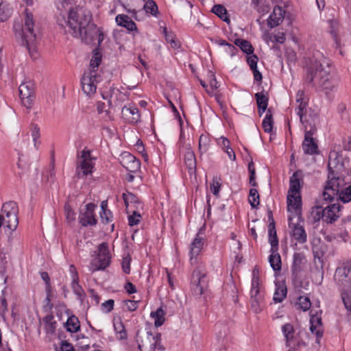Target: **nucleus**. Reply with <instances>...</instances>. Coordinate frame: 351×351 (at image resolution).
Instances as JSON below:
<instances>
[{
    "instance_id": "obj_1",
    "label": "nucleus",
    "mask_w": 351,
    "mask_h": 351,
    "mask_svg": "<svg viewBox=\"0 0 351 351\" xmlns=\"http://www.w3.org/2000/svg\"><path fill=\"white\" fill-rule=\"evenodd\" d=\"M92 19L90 11L82 6H75L67 17H65V14L57 16V23L66 34L81 38L86 44L97 40L98 46H100L104 39V32L92 23Z\"/></svg>"
},
{
    "instance_id": "obj_2",
    "label": "nucleus",
    "mask_w": 351,
    "mask_h": 351,
    "mask_svg": "<svg viewBox=\"0 0 351 351\" xmlns=\"http://www.w3.org/2000/svg\"><path fill=\"white\" fill-rule=\"evenodd\" d=\"M330 72L327 60L324 59L323 62L315 60L306 69L305 83L317 90H330L334 87Z\"/></svg>"
},
{
    "instance_id": "obj_3",
    "label": "nucleus",
    "mask_w": 351,
    "mask_h": 351,
    "mask_svg": "<svg viewBox=\"0 0 351 351\" xmlns=\"http://www.w3.org/2000/svg\"><path fill=\"white\" fill-rule=\"evenodd\" d=\"M24 14V23L21 29L22 45L25 46L31 57L36 59V43L40 36L39 32L35 27L33 14L27 8L25 10Z\"/></svg>"
},
{
    "instance_id": "obj_4",
    "label": "nucleus",
    "mask_w": 351,
    "mask_h": 351,
    "mask_svg": "<svg viewBox=\"0 0 351 351\" xmlns=\"http://www.w3.org/2000/svg\"><path fill=\"white\" fill-rule=\"evenodd\" d=\"M341 166V157L335 151L330 152L328 162V180L324 187L322 196L324 199H331L339 192V180L337 170Z\"/></svg>"
},
{
    "instance_id": "obj_5",
    "label": "nucleus",
    "mask_w": 351,
    "mask_h": 351,
    "mask_svg": "<svg viewBox=\"0 0 351 351\" xmlns=\"http://www.w3.org/2000/svg\"><path fill=\"white\" fill-rule=\"evenodd\" d=\"M302 183V172L296 171L290 178V186L287 195L288 210H294L298 215V219L302 218V198L300 195L301 184Z\"/></svg>"
},
{
    "instance_id": "obj_6",
    "label": "nucleus",
    "mask_w": 351,
    "mask_h": 351,
    "mask_svg": "<svg viewBox=\"0 0 351 351\" xmlns=\"http://www.w3.org/2000/svg\"><path fill=\"white\" fill-rule=\"evenodd\" d=\"M252 280L251 287V308L256 313H260L265 306L264 291L259 288L258 271L254 268L252 271Z\"/></svg>"
},
{
    "instance_id": "obj_7",
    "label": "nucleus",
    "mask_w": 351,
    "mask_h": 351,
    "mask_svg": "<svg viewBox=\"0 0 351 351\" xmlns=\"http://www.w3.org/2000/svg\"><path fill=\"white\" fill-rule=\"evenodd\" d=\"M1 215L5 216L4 222L6 227L14 231L19 225V207L14 201H9L4 203L1 208Z\"/></svg>"
},
{
    "instance_id": "obj_8",
    "label": "nucleus",
    "mask_w": 351,
    "mask_h": 351,
    "mask_svg": "<svg viewBox=\"0 0 351 351\" xmlns=\"http://www.w3.org/2000/svg\"><path fill=\"white\" fill-rule=\"evenodd\" d=\"M110 254L107 243H102L98 246L97 257L92 261L90 270L94 272L97 270L106 269L110 263Z\"/></svg>"
},
{
    "instance_id": "obj_9",
    "label": "nucleus",
    "mask_w": 351,
    "mask_h": 351,
    "mask_svg": "<svg viewBox=\"0 0 351 351\" xmlns=\"http://www.w3.org/2000/svg\"><path fill=\"white\" fill-rule=\"evenodd\" d=\"M208 281L206 275L202 272L200 268L194 269L192 274L191 292L194 296L200 297L204 289L207 287Z\"/></svg>"
},
{
    "instance_id": "obj_10",
    "label": "nucleus",
    "mask_w": 351,
    "mask_h": 351,
    "mask_svg": "<svg viewBox=\"0 0 351 351\" xmlns=\"http://www.w3.org/2000/svg\"><path fill=\"white\" fill-rule=\"evenodd\" d=\"M94 163L92 161L90 152L84 149L79 156V161L77 166V173L79 178H84L93 172Z\"/></svg>"
},
{
    "instance_id": "obj_11",
    "label": "nucleus",
    "mask_w": 351,
    "mask_h": 351,
    "mask_svg": "<svg viewBox=\"0 0 351 351\" xmlns=\"http://www.w3.org/2000/svg\"><path fill=\"white\" fill-rule=\"evenodd\" d=\"M282 331L286 340V346L289 348L300 347L305 343L298 338V333H295L294 328L291 324H285L282 327Z\"/></svg>"
},
{
    "instance_id": "obj_12",
    "label": "nucleus",
    "mask_w": 351,
    "mask_h": 351,
    "mask_svg": "<svg viewBox=\"0 0 351 351\" xmlns=\"http://www.w3.org/2000/svg\"><path fill=\"white\" fill-rule=\"evenodd\" d=\"M97 206L93 203H88L85 206L84 210H81L79 215V222L82 226H93L97 223L95 218V208Z\"/></svg>"
},
{
    "instance_id": "obj_13",
    "label": "nucleus",
    "mask_w": 351,
    "mask_h": 351,
    "mask_svg": "<svg viewBox=\"0 0 351 351\" xmlns=\"http://www.w3.org/2000/svg\"><path fill=\"white\" fill-rule=\"evenodd\" d=\"M19 91L22 104L31 108L34 99V85L31 82L23 83L19 86Z\"/></svg>"
},
{
    "instance_id": "obj_14",
    "label": "nucleus",
    "mask_w": 351,
    "mask_h": 351,
    "mask_svg": "<svg viewBox=\"0 0 351 351\" xmlns=\"http://www.w3.org/2000/svg\"><path fill=\"white\" fill-rule=\"evenodd\" d=\"M305 129H307V126L304 125ZM315 129L311 128L308 131L306 130L304 139L302 143V149L306 154L313 155L318 154V146L315 143V139L313 138V135L315 132Z\"/></svg>"
},
{
    "instance_id": "obj_15",
    "label": "nucleus",
    "mask_w": 351,
    "mask_h": 351,
    "mask_svg": "<svg viewBox=\"0 0 351 351\" xmlns=\"http://www.w3.org/2000/svg\"><path fill=\"white\" fill-rule=\"evenodd\" d=\"M96 71H90L88 74H84L81 80L82 88L87 95H92L96 92L97 75Z\"/></svg>"
},
{
    "instance_id": "obj_16",
    "label": "nucleus",
    "mask_w": 351,
    "mask_h": 351,
    "mask_svg": "<svg viewBox=\"0 0 351 351\" xmlns=\"http://www.w3.org/2000/svg\"><path fill=\"white\" fill-rule=\"evenodd\" d=\"M335 279L343 285H346L351 280L350 262L345 263L342 266L337 268L335 274Z\"/></svg>"
},
{
    "instance_id": "obj_17",
    "label": "nucleus",
    "mask_w": 351,
    "mask_h": 351,
    "mask_svg": "<svg viewBox=\"0 0 351 351\" xmlns=\"http://www.w3.org/2000/svg\"><path fill=\"white\" fill-rule=\"evenodd\" d=\"M121 165L128 171L135 173L140 169L139 160L130 153H124L120 160Z\"/></svg>"
},
{
    "instance_id": "obj_18",
    "label": "nucleus",
    "mask_w": 351,
    "mask_h": 351,
    "mask_svg": "<svg viewBox=\"0 0 351 351\" xmlns=\"http://www.w3.org/2000/svg\"><path fill=\"white\" fill-rule=\"evenodd\" d=\"M291 217H289V226L291 228V237L299 243H305L307 241V234L303 226L298 223H291Z\"/></svg>"
},
{
    "instance_id": "obj_19",
    "label": "nucleus",
    "mask_w": 351,
    "mask_h": 351,
    "mask_svg": "<svg viewBox=\"0 0 351 351\" xmlns=\"http://www.w3.org/2000/svg\"><path fill=\"white\" fill-rule=\"evenodd\" d=\"M341 206L340 204H333L324 208V221L327 223H332L340 217Z\"/></svg>"
},
{
    "instance_id": "obj_20",
    "label": "nucleus",
    "mask_w": 351,
    "mask_h": 351,
    "mask_svg": "<svg viewBox=\"0 0 351 351\" xmlns=\"http://www.w3.org/2000/svg\"><path fill=\"white\" fill-rule=\"evenodd\" d=\"M306 263V259L304 254L301 252L294 253L291 270L292 276L295 278L298 277V274L302 270Z\"/></svg>"
},
{
    "instance_id": "obj_21",
    "label": "nucleus",
    "mask_w": 351,
    "mask_h": 351,
    "mask_svg": "<svg viewBox=\"0 0 351 351\" xmlns=\"http://www.w3.org/2000/svg\"><path fill=\"white\" fill-rule=\"evenodd\" d=\"M285 11L280 6H275L267 19V25L271 28L278 26L283 20Z\"/></svg>"
},
{
    "instance_id": "obj_22",
    "label": "nucleus",
    "mask_w": 351,
    "mask_h": 351,
    "mask_svg": "<svg viewBox=\"0 0 351 351\" xmlns=\"http://www.w3.org/2000/svg\"><path fill=\"white\" fill-rule=\"evenodd\" d=\"M57 2V9L59 13L57 16H60L61 14H65V17H67L68 14L71 12V10H75V7L76 5L75 0H58Z\"/></svg>"
},
{
    "instance_id": "obj_23",
    "label": "nucleus",
    "mask_w": 351,
    "mask_h": 351,
    "mask_svg": "<svg viewBox=\"0 0 351 351\" xmlns=\"http://www.w3.org/2000/svg\"><path fill=\"white\" fill-rule=\"evenodd\" d=\"M123 117L132 123H136L140 120L138 109L136 107L124 106L121 110Z\"/></svg>"
},
{
    "instance_id": "obj_24",
    "label": "nucleus",
    "mask_w": 351,
    "mask_h": 351,
    "mask_svg": "<svg viewBox=\"0 0 351 351\" xmlns=\"http://www.w3.org/2000/svg\"><path fill=\"white\" fill-rule=\"evenodd\" d=\"M184 163L186 167L189 169V173H193L196 171V158L193 151L191 147H186V152L184 153Z\"/></svg>"
},
{
    "instance_id": "obj_25",
    "label": "nucleus",
    "mask_w": 351,
    "mask_h": 351,
    "mask_svg": "<svg viewBox=\"0 0 351 351\" xmlns=\"http://www.w3.org/2000/svg\"><path fill=\"white\" fill-rule=\"evenodd\" d=\"M254 97L256 100L258 113L261 116L267 108L269 101L268 94L267 93L262 91L256 93Z\"/></svg>"
},
{
    "instance_id": "obj_26",
    "label": "nucleus",
    "mask_w": 351,
    "mask_h": 351,
    "mask_svg": "<svg viewBox=\"0 0 351 351\" xmlns=\"http://www.w3.org/2000/svg\"><path fill=\"white\" fill-rule=\"evenodd\" d=\"M310 330L313 334L316 335V341L319 343V339L322 337V318L312 316L310 319Z\"/></svg>"
},
{
    "instance_id": "obj_27",
    "label": "nucleus",
    "mask_w": 351,
    "mask_h": 351,
    "mask_svg": "<svg viewBox=\"0 0 351 351\" xmlns=\"http://www.w3.org/2000/svg\"><path fill=\"white\" fill-rule=\"evenodd\" d=\"M276 250L271 247L269 257V262L270 266L274 271H280L282 268L281 257L278 252V247L275 248Z\"/></svg>"
},
{
    "instance_id": "obj_28",
    "label": "nucleus",
    "mask_w": 351,
    "mask_h": 351,
    "mask_svg": "<svg viewBox=\"0 0 351 351\" xmlns=\"http://www.w3.org/2000/svg\"><path fill=\"white\" fill-rule=\"evenodd\" d=\"M115 21L119 26L124 27L129 31L136 29V23L132 21L127 15L118 14L115 18Z\"/></svg>"
},
{
    "instance_id": "obj_29",
    "label": "nucleus",
    "mask_w": 351,
    "mask_h": 351,
    "mask_svg": "<svg viewBox=\"0 0 351 351\" xmlns=\"http://www.w3.org/2000/svg\"><path fill=\"white\" fill-rule=\"evenodd\" d=\"M203 238H202L198 233L191 244L190 254L191 260L193 258H195L199 254L203 247Z\"/></svg>"
},
{
    "instance_id": "obj_30",
    "label": "nucleus",
    "mask_w": 351,
    "mask_h": 351,
    "mask_svg": "<svg viewBox=\"0 0 351 351\" xmlns=\"http://www.w3.org/2000/svg\"><path fill=\"white\" fill-rule=\"evenodd\" d=\"M268 234L269 242L271 245V247L276 250L275 248L278 247V239L276 234L274 220H272V221L269 222L268 226Z\"/></svg>"
},
{
    "instance_id": "obj_31",
    "label": "nucleus",
    "mask_w": 351,
    "mask_h": 351,
    "mask_svg": "<svg viewBox=\"0 0 351 351\" xmlns=\"http://www.w3.org/2000/svg\"><path fill=\"white\" fill-rule=\"evenodd\" d=\"M212 12L228 24L230 23V19L228 16L227 10L223 5H215L212 8Z\"/></svg>"
},
{
    "instance_id": "obj_32",
    "label": "nucleus",
    "mask_w": 351,
    "mask_h": 351,
    "mask_svg": "<svg viewBox=\"0 0 351 351\" xmlns=\"http://www.w3.org/2000/svg\"><path fill=\"white\" fill-rule=\"evenodd\" d=\"M234 45L247 55H252L254 53V47L248 40L242 38H237L234 40Z\"/></svg>"
},
{
    "instance_id": "obj_33",
    "label": "nucleus",
    "mask_w": 351,
    "mask_h": 351,
    "mask_svg": "<svg viewBox=\"0 0 351 351\" xmlns=\"http://www.w3.org/2000/svg\"><path fill=\"white\" fill-rule=\"evenodd\" d=\"M66 330L70 332H77L80 329L78 318L75 315L70 316L65 323Z\"/></svg>"
},
{
    "instance_id": "obj_34",
    "label": "nucleus",
    "mask_w": 351,
    "mask_h": 351,
    "mask_svg": "<svg viewBox=\"0 0 351 351\" xmlns=\"http://www.w3.org/2000/svg\"><path fill=\"white\" fill-rule=\"evenodd\" d=\"M287 293V287L284 284L276 285V291L274 295V301L281 302L286 298Z\"/></svg>"
},
{
    "instance_id": "obj_35",
    "label": "nucleus",
    "mask_w": 351,
    "mask_h": 351,
    "mask_svg": "<svg viewBox=\"0 0 351 351\" xmlns=\"http://www.w3.org/2000/svg\"><path fill=\"white\" fill-rule=\"evenodd\" d=\"M43 322L45 324V328L47 333L53 334L55 332L57 323L54 320V317L52 314L46 315L43 318Z\"/></svg>"
},
{
    "instance_id": "obj_36",
    "label": "nucleus",
    "mask_w": 351,
    "mask_h": 351,
    "mask_svg": "<svg viewBox=\"0 0 351 351\" xmlns=\"http://www.w3.org/2000/svg\"><path fill=\"white\" fill-rule=\"evenodd\" d=\"M273 117L271 112L270 108L267 110V114L265 115V117L264 118L262 126L264 130V131L267 133H270L272 131L273 129Z\"/></svg>"
},
{
    "instance_id": "obj_37",
    "label": "nucleus",
    "mask_w": 351,
    "mask_h": 351,
    "mask_svg": "<svg viewBox=\"0 0 351 351\" xmlns=\"http://www.w3.org/2000/svg\"><path fill=\"white\" fill-rule=\"evenodd\" d=\"M339 197V199H341V202L346 203L351 201V184L346 188L344 190H342L340 191L339 189V192L337 195H335L331 199H324L325 201H331L335 197Z\"/></svg>"
},
{
    "instance_id": "obj_38",
    "label": "nucleus",
    "mask_w": 351,
    "mask_h": 351,
    "mask_svg": "<svg viewBox=\"0 0 351 351\" xmlns=\"http://www.w3.org/2000/svg\"><path fill=\"white\" fill-rule=\"evenodd\" d=\"M324 208L322 206H315L312 208L311 216L314 222H317L320 219L324 221Z\"/></svg>"
},
{
    "instance_id": "obj_39",
    "label": "nucleus",
    "mask_w": 351,
    "mask_h": 351,
    "mask_svg": "<svg viewBox=\"0 0 351 351\" xmlns=\"http://www.w3.org/2000/svg\"><path fill=\"white\" fill-rule=\"evenodd\" d=\"M143 8L147 13H149L153 16H156L158 14V5L153 0H148L145 3Z\"/></svg>"
},
{
    "instance_id": "obj_40",
    "label": "nucleus",
    "mask_w": 351,
    "mask_h": 351,
    "mask_svg": "<svg viewBox=\"0 0 351 351\" xmlns=\"http://www.w3.org/2000/svg\"><path fill=\"white\" fill-rule=\"evenodd\" d=\"M249 202L252 208H256L259 204V194L256 189L250 190Z\"/></svg>"
},
{
    "instance_id": "obj_41",
    "label": "nucleus",
    "mask_w": 351,
    "mask_h": 351,
    "mask_svg": "<svg viewBox=\"0 0 351 351\" xmlns=\"http://www.w3.org/2000/svg\"><path fill=\"white\" fill-rule=\"evenodd\" d=\"M64 214L67 223H71L75 220V213L68 202L64 204Z\"/></svg>"
},
{
    "instance_id": "obj_42",
    "label": "nucleus",
    "mask_w": 351,
    "mask_h": 351,
    "mask_svg": "<svg viewBox=\"0 0 351 351\" xmlns=\"http://www.w3.org/2000/svg\"><path fill=\"white\" fill-rule=\"evenodd\" d=\"M114 330L116 331V332L119 335V339H127V332L125 329V326L121 321L114 323Z\"/></svg>"
},
{
    "instance_id": "obj_43",
    "label": "nucleus",
    "mask_w": 351,
    "mask_h": 351,
    "mask_svg": "<svg viewBox=\"0 0 351 351\" xmlns=\"http://www.w3.org/2000/svg\"><path fill=\"white\" fill-rule=\"evenodd\" d=\"M10 14L8 5L1 2L0 3V22L6 21L10 16Z\"/></svg>"
},
{
    "instance_id": "obj_44",
    "label": "nucleus",
    "mask_w": 351,
    "mask_h": 351,
    "mask_svg": "<svg viewBox=\"0 0 351 351\" xmlns=\"http://www.w3.org/2000/svg\"><path fill=\"white\" fill-rule=\"evenodd\" d=\"M31 136L33 138L34 147L36 149H38V145L40 143V142L38 141V139L40 136V129L36 125H34L32 126Z\"/></svg>"
},
{
    "instance_id": "obj_45",
    "label": "nucleus",
    "mask_w": 351,
    "mask_h": 351,
    "mask_svg": "<svg viewBox=\"0 0 351 351\" xmlns=\"http://www.w3.org/2000/svg\"><path fill=\"white\" fill-rule=\"evenodd\" d=\"M123 199L124 200L126 208H128L130 204H138V197L132 193H123Z\"/></svg>"
},
{
    "instance_id": "obj_46",
    "label": "nucleus",
    "mask_w": 351,
    "mask_h": 351,
    "mask_svg": "<svg viewBox=\"0 0 351 351\" xmlns=\"http://www.w3.org/2000/svg\"><path fill=\"white\" fill-rule=\"evenodd\" d=\"M298 305L300 309L306 311L311 308V302L308 297L300 296L298 298Z\"/></svg>"
},
{
    "instance_id": "obj_47",
    "label": "nucleus",
    "mask_w": 351,
    "mask_h": 351,
    "mask_svg": "<svg viewBox=\"0 0 351 351\" xmlns=\"http://www.w3.org/2000/svg\"><path fill=\"white\" fill-rule=\"evenodd\" d=\"M306 106H307L306 101H300V104H299L298 108H296L297 114L300 117V121L304 125H306L305 123L306 122V121L304 119V110H306Z\"/></svg>"
},
{
    "instance_id": "obj_48",
    "label": "nucleus",
    "mask_w": 351,
    "mask_h": 351,
    "mask_svg": "<svg viewBox=\"0 0 351 351\" xmlns=\"http://www.w3.org/2000/svg\"><path fill=\"white\" fill-rule=\"evenodd\" d=\"M209 139L206 135H201L199 139V149L201 153L206 152L208 149Z\"/></svg>"
},
{
    "instance_id": "obj_49",
    "label": "nucleus",
    "mask_w": 351,
    "mask_h": 351,
    "mask_svg": "<svg viewBox=\"0 0 351 351\" xmlns=\"http://www.w3.org/2000/svg\"><path fill=\"white\" fill-rule=\"evenodd\" d=\"M220 181H221L220 178H219L217 177H215L213 179V183L210 186V190H211L212 193H213V195L216 197H218L219 191L221 189Z\"/></svg>"
},
{
    "instance_id": "obj_50",
    "label": "nucleus",
    "mask_w": 351,
    "mask_h": 351,
    "mask_svg": "<svg viewBox=\"0 0 351 351\" xmlns=\"http://www.w3.org/2000/svg\"><path fill=\"white\" fill-rule=\"evenodd\" d=\"M71 287L76 295L81 296L84 294V291L82 287L79 285V278H75V279H73Z\"/></svg>"
},
{
    "instance_id": "obj_51",
    "label": "nucleus",
    "mask_w": 351,
    "mask_h": 351,
    "mask_svg": "<svg viewBox=\"0 0 351 351\" xmlns=\"http://www.w3.org/2000/svg\"><path fill=\"white\" fill-rule=\"evenodd\" d=\"M101 61V56L99 52H95L90 60L91 71H95V69L97 68Z\"/></svg>"
},
{
    "instance_id": "obj_52",
    "label": "nucleus",
    "mask_w": 351,
    "mask_h": 351,
    "mask_svg": "<svg viewBox=\"0 0 351 351\" xmlns=\"http://www.w3.org/2000/svg\"><path fill=\"white\" fill-rule=\"evenodd\" d=\"M341 298L348 311H351V294L343 292L341 293Z\"/></svg>"
},
{
    "instance_id": "obj_53",
    "label": "nucleus",
    "mask_w": 351,
    "mask_h": 351,
    "mask_svg": "<svg viewBox=\"0 0 351 351\" xmlns=\"http://www.w3.org/2000/svg\"><path fill=\"white\" fill-rule=\"evenodd\" d=\"M100 217L102 223H108L109 222L112 221V213L110 210L101 211Z\"/></svg>"
},
{
    "instance_id": "obj_54",
    "label": "nucleus",
    "mask_w": 351,
    "mask_h": 351,
    "mask_svg": "<svg viewBox=\"0 0 351 351\" xmlns=\"http://www.w3.org/2000/svg\"><path fill=\"white\" fill-rule=\"evenodd\" d=\"M140 217L141 215L137 213V212L134 211L133 214L128 217L129 225L130 226L137 225L140 221Z\"/></svg>"
},
{
    "instance_id": "obj_55",
    "label": "nucleus",
    "mask_w": 351,
    "mask_h": 351,
    "mask_svg": "<svg viewBox=\"0 0 351 351\" xmlns=\"http://www.w3.org/2000/svg\"><path fill=\"white\" fill-rule=\"evenodd\" d=\"M131 258L128 256L124 257L122 261V269L124 273L130 274V272Z\"/></svg>"
},
{
    "instance_id": "obj_56",
    "label": "nucleus",
    "mask_w": 351,
    "mask_h": 351,
    "mask_svg": "<svg viewBox=\"0 0 351 351\" xmlns=\"http://www.w3.org/2000/svg\"><path fill=\"white\" fill-rule=\"evenodd\" d=\"M125 306L129 311H134L138 308V301L135 300H125Z\"/></svg>"
},
{
    "instance_id": "obj_57",
    "label": "nucleus",
    "mask_w": 351,
    "mask_h": 351,
    "mask_svg": "<svg viewBox=\"0 0 351 351\" xmlns=\"http://www.w3.org/2000/svg\"><path fill=\"white\" fill-rule=\"evenodd\" d=\"M258 57L256 55H252L250 56H248L247 58V62L248 65L250 67V69H252L254 68H257V62H258Z\"/></svg>"
},
{
    "instance_id": "obj_58",
    "label": "nucleus",
    "mask_w": 351,
    "mask_h": 351,
    "mask_svg": "<svg viewBox=\"0 0 351 351\" xmlns=\"http://www.w3.org/2000/svg\"><path fill=\"white\" fill-rule=\"evenodd\" d=\"M114 302L113 300L110 299L105 302L102 303L101 307L103 309L106 308V313H110L113 310Z\"/></svg>"
},
{
    "instance_id": "obj_59",
    "label": "nucleus",
    "mask_w": 351,
    "mask_h": 351,
    "mask_svg": "<svg viewBox=\"0 0 351 351\" xmlns=\"http://www.w3.org/2000/svg\"><path fill=\"white\" fill-rule=\"evenodd\" d=\"M217 143L219 145H220L222 149L224 150L226 149H230V141L226 138V137L221 136L220 137Z\"/></svg>"
},
{
    "instance_id": "obj_60",
    "label": "nucleus",
    "mask_w": 351,
    "mask_h": 351,
    "mask_svg": "<svg viewBox=\"0 0 351 351\" xmlns=\"http://www.w3.org/2000/svg\"><path fill=\"white\" fill-rule=\"evenodd\" d=\"M40 277L45 282V289H49V288H51V285H50V278H49V276L47 272H45V271L41 272Z\"/></svg>"
},
{
    "instance_id": "obj_61",
    "label": "nucleus",
    "mask_w": 351,
    "mask_h": 351,
    "mask_svg": "<svg viewBox=\"0 0 351 351\" xmlns=\"http://www.w3.org/2000/svg\"><path fill=\"white\" fill-rule=\"evenodd\" d=\"M167 42L170 43L173 48L177 47V43L174 40V35L172 32H169L165 36Z\"/></svg>"
},
{
    "instance_id": "obj_62",
    "label": "nucleus",
    "mask_w": 351,
    "mask_h": 351,
    "mask_svg": "<svg viewBox=\"0 0 351 351\" xmlns=\"http://www.w3.org/2000/svg\"><path fill=\"white\" fill-rule=\"evenodd\" d=\"M47 297L45 298L46 301V306L49 308V309H51L53 308V304L51 302V288H49V289H45Z\"/></svg>"
},
{
    "instance_id": "obj_63",
    "label": "nucleus",
    "mask_w": 351,
    "mask_h": 351,
    "mask_svg": "<svg viewBox=\"0 0 351 351\" xmlns=\"http://www.w3.org/2000/svg\"><path fill=\"white\" fill-rule=\"evenodd\" d=\"M125 289L130 294L134 293L136 292V287L130 282H128L125 285Z\"/></svg>"
},
{
    "instance_id": "obj_64",
    "label": "nucleus",
    "mask_w": 351,
    "mask_h": 351,
    "mask_svg": "<svg viewBox=\"0 0 351 351\" xmlns=\"http://www.w3.org/2000/svg\"><path fill=\"white\" fill-rule=\"evenodd\" d=\"M62 351H75L72 345L66 341H64L61 346Z\"/></svg>"
}]
</instances>
